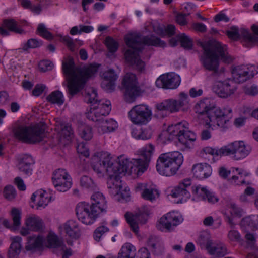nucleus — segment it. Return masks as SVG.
<instances>
[{
	"mask_svg": "<svg viewBox=\"0 0 258 258\" xmlns=\"http://www.w3.org/2000/svg\"><path fill=\"white\" fill-rule=\"evenodd\" d=\"M154 151V146L149 144L141 151L139 158L128 161L123 156L118 157V161L113 162L111 158L107 155L103 160L95 158L92 163V168L97 174L102 175L104 172L110 174L128 173L138 176L141 175L147 169L151 157Z\"/></svg>",
	"mask_w": 258,
	"mask_h": 258,
	"instance_id": "1",
	"label": "nucleus"
},
{
	"mask_svg": "<svg viewBox=\"0 0 258 258\" xmlns=\"http://www.w3.org/2000/svg\"><path fill=\"white\" fill-rule=\"evenodd\" d=\"M124 40L129 48L124 53L125 60L140 72L144 70L145 65L139 57L143 45L161 47L166 46V43L160 38L153 35L143 36L140 33L129 34L125 37Z\"/></svg>",
	"mask_w": 258,
	"mask_h": 258,
	"instance_id": "2",
	"label": "nucleus"
},
{
	"mask_svg": "<svg viewBox=\"0 0 258 258\" xmlns=\"http://www.w3.org/2000/svg\"><path fill=\"white\" fill-rule=\"evenodd\" d=\"M195 111L197 113L207 115L206 125L209 127L217 126L223 130L229 127L230 120L233 117L231 107L226 106L221 109L216 106L213 99L209 98L199 101L195 106Z\"/></svg>",
	"mask_w": 258,
	"mask_h": 258,
	"instance_id": "3",
	"label": "nucleus"
},
{
	"mask_svg": "<svg viewBox=\"0 0 258 258\" xmlns=\"http://www.w3.org/2000/svg\"><path fill=\"white\" fill-rule=\"evenodd\" d=\"M195 111L197 113L207 115L206 125L209 127L217 126L223 130L229 127L230 120L233 117L231 107L226 106L221 109L216 106L213 99L209 98L199 101L195 106Z\"/></svg>",
	"mask_w": 258,
	"mask_h": 258,
	"instance_id": "4",
	"label": "nucleus"
},
{
	"mask_svg": "<svg viewBox=\"0 0 258 258\" xmlns=\"http://www.w3.org/2000/svg\"><path fill=\"white\" fill-rule=\"evenodd\" d=\"M97 70L95 66L91 64L83 71L75 66L73 57H65L62 63V70L67 82L68 94L73 96L80 92L87 80L96 73Z\"/></svg>",
	"mask_w": 258,
	"mask_h": 258,
	"instance_id": "5",
	"label": "nucleus"
},
{
	"mask_svg": "<svg viewBox=\"0 0 258 258\" xmlns=\"http://www.w3.org/2000/svg\"><path fill=\"white\" fill-rule=\"evenodd\" d=\"M203 53L200 60L206 70L216 74L218 72L219 59L227 64L231 63L233 58L227 52V47L215 39L200 42Z\"/></svg>",
	"mask_w": 258,
	"mask_h": 258,
	"instance_id": "6",
	"label": "nucleus"
},
{
	"mask_svg": "<svg viewBox=\"0 0 258 258\" xmlns=\"http://www.w3.org/2000/svg\"><path fill=\"white\" fill-rule=\"evenodd\" d=\"M91 204L85 202L79 203L76 206V213L78 219L86 225L91 224L101 212L106 211L105 198L100 192L93 194L91 197Z\"/></svg>",
	"mask_w": 258,
	"mask_h": 258,
	"instance_id": "7",
	"label": "nucleus"
},
{
	"mask_svg": "<svg viewBox=\"0 0 258 258\" xmlns=\"http://www.w3.org/2000/svg\"><path fill=\"white\" fill-rule=\"evenodd\" d=\"M182 154L177 151L161 154L157 161L156 169L166 176L174 175L183 163Z\"/></svg>",
	"mask_w": 258,
	"mask_h": 258,
	"instance_id": "8",
	"label": "nucleus"
},
{
	"mask_svg": "<svg viewBox=\"0 0 258 258\" xmlns=\"http://www.w3.org/2000/svg\"><path fill=\"white\" fill-rule=\"evenodd\" d=\"M46 124L40 122L30 126L19 125L13 130L15 137L27 143H36L45 137Z\"/></svg>",
	"mask_w": 258,
	"mask_h": 258,
	"instance_id": "9",
	"label": "nucleus"
},
{
	"mask_svg": "<svg viewBox=\"0 0 258 258\" xmlns=\"http://www.w3.org/2000/svg\"><path fill=\"white\" fill-rule=\"evenodd\" d=\"M188 104L187 95L181 92L177 100L167 99L157 104L155 116L157 118H164L167 116V111L170 113L177 112L182 107L186 106Z\"/></svg>",
	"mask_w": 258,
	"mask_h": 258,
	"instance_id": "10",
	"label": "nucleus"
},
{
	"mask_svg": "<svg viewBox=\"0 0 258 258\" xmlns=\"http://www.w3.org/2000/svg\"><path fill=\"white\" fill-rule=\"evenodd\" d=\"M169 133L176 136L178 141L183 145H186L188 142L196 140V134L189 129V124L183 121L177 124L171 125L168 129Z\"/></svg>",
	"mask_w": 258,
	"mask_h": 258,
	"instance_id": "11",
	"label": "nucleus"
},
{
	"mask_svg": "<svg viewBox=\"0 0 258 258\" xmlns=\"http://www.w3.org/2000/svg\"><path fill=\"white\" fill-rule=\"evenodd\" d=\"M122 84L125 88V101L128 103L133 102L141 93L136 75L133 73L126 74Z\"/></svg>",
	"mask_w": 258,
	"mask_h": 258,
	"instance_id": "12",
	"label": "nucleus"
},
{
	"mask_svg": "<svg viewBox=\"0 0 258 258\" xmlns=\"http://www.w3.org/2000/svg\"><path fill=\"white\" fill-rule=\"evenodd\" d=\"M152 111L147 105H136L128 112L131 121L135 124L144 125L148 123L152 118Z\"/></svg>",
	"mask_w": 258,
	"mask_h": 258,
	"instance_id": "13",
	"label": "nucleus"
},
{
	"mask_svg": "<svg viewBox=\"0 0 258 258\" xmlns=\"http://www.w3.org/2000/svg\"><path fill=\"white\" fill-rule=\"evenodd\" d=\"M110 101L104 103L102 101L91 105L89 111L86 113V117L94 122H98L103 119V117L109 114L111 111Z\"/></svg>",
	"mask_w": 258,
	"mask_h": 258,
	"instance_id": "14",
	"label": "nucleus"
},
{
	"mask_svg": "<svg viewBox=\"0 0 258 258\" xmlns=\"http://www.w3.org/2000/svg\"><path fill=\"white\" fill-rule=\"evenodd\" d=\"M226 155H233L236 160L247 157L252 151V147L242 141H235L226 146Z\"/></svg>",
	"mask_w": 258,
	"mask_h": 258,
	"instance_id": "15",
	"label": "nucleus"
},
{
	"mask_svg": "<svg viewBox=\"0 0 258 258\" xmlns=\"http://www.w3.org/2000/svg\"><path fill=\"white\" fill-rule=\"evenodd\" d=\"M182 221L183 219L181 216L177 213L169 212L160 218L156 226L158 230L161 231L166 230L169 232L180 224Z\"/></svg>",
	"mask_w": 258,
	"mask_h": 258,
	"instance_id": "16",
	"label": "nucleus"
},
{
	"mask_svg": "<svg viewBox=\"0 0 258 258\" xmlns=\"http://www.w3.org/2000/svg\"><path fill=\"white\" fill-rule=\"evenodd\" d=\"M52 180L55 188L60 192L67 191L72 185L71 177L64 169L55 170Z\"/></svg>",
	"mask_w": 258,
	"mask_h": 258,
	"instance_id": "17",
	"label": "nucleus"
},
{
	"mask_svg": "<svg viewBox=\"0 0 258 258\" xmlns=\"http://www.w3.org/2000/svg\"><path fill=\"white\" fill-rule=\"evenodd\" d=\"M257 73V68L254 66H238L234 67L232 71L233 79L238 83L245 82L252 78Z\"/></svg>",
	"mask_w": 258,
	"mask_h": 258,
	"instance_id": "18",
	"label": "nucleus"
},
{
	"mask_svg": "<svg viewBox=\"0 0 258 258\" xmlns=\"http://www.w3.org/2000/svg\"><path fill=\"white\" fill-rule=\"evenodd\" d=\"M149 215L150 211L146 208L135 214L127 212L125 214V217L132 231L137 233L139 231L138 224L146 223Z\"/></svg>",
	"mask_w": 258,
	"mask_h": 258,
	"instance_id": "19",
	"label": "nucleus"
},
{
	"mask_svg": "<svg viewBox=\"0 0 258 258\" xmlns=\"http://www.w3.org/2000/svg\"><path fill=\"white\" fill-rule=\"evenodd\" d=\"M181 79L179 75L175 73H168L161 75L156 80L157 87L164 89H174L180 84Z\"/></svg>",
	"mask_w": 258,
	"mask_h": 258,
	"instance_id": "20",
	"label": "nucleus"
},
{
	"mask_svg": "<svg viewBox=\"0 0 258 258\" xmlns=\"http://www.w3.org/2000/svg\"><path fill=\"white\" fill-rule=\"evenodd\" d=\"M191 183L189 179H186L180 182L171 191L173 198H178L180 201H186L190 197L189 189Z\"/></svg>",
	"mask_w": 258,
	"mask_h": 258,
	"instance_id": "21",
	"label": "nucleus"
},
{
	"mask_svg": "<svg viewBox=\"0 0 258 258\" xmlns=\"http://www.w3.org/2000/svg\"><path fill=\"white\" fill-rule=\"evenodd\" d=\"M20 22L13 19L3 21V26L0 27V34L3 36L10 35V31L22 34L24 30L20 28Z\"/></svg>",
	"mask_w": 258,
	"mask_h": 258,
	"instance_id": "22",
	"label": "nucleus"
},
{
	"mask_svg": "<svg viewBox=\"0 0 258 258\" xmlns=\"http://www.w3.org/2000/svg\"><path fill=\"white\" fill-rule=\"evenodd\" d=\"M103 80L101 85L102 88L108 92L113 91L115 87V81L118 75L113 69H109L104 72L102 75Z\"/></svg>",
	"mask_w": 258,
	"mask_h": 258,
	"instance_id": "23",
	"label": "nucleus"
},
{
	"mask_svg": "<svg viewBox=\"0 0 258 258\" xmlns=\"http://www.w3.org/2000/svg\"><path fill=\"white\" fill-rule=\"evenodd\" d=\"M214 92L221 98H226L234 93V89L232 88L228 81L217 82L214 87Z\"/></svg>",
	"mask_w": 258,
	"mask_h": 258,
	"instance_id": "24",
	"label": "nucleus"
},
{
	"mask_svg": "<svg viewBox=\"0 0 258 258\" xmlns=\"http://www.w3.org/2000/svg\"><path fill=\"white\" fill-rule=\"evenodd\" d=\"M192 171L195 177L202 179L209 177L212 170L211 166L207 163H199L193 165Z\"/></svg>",
	"mask_w": 258,
	"mask_h": 258,
	"instance_id": "25",
	"label": "nucleus"
},
{
	"mask_svg": "<svg viewBox=\"0 0 258 258\" xmlns=\"http://www.w3.org/2000/svg\"><path fill=\"white\" fill-rule=\"evenodd\" d=\"M11 243L9 248L7 256L8 258H18L21 251L22 238L19 236H14L10 238Z\"/></svg>",
	"mask_w": 258,
	"mask_h": 258,
	"instance_id": "26",
	"label": "nucleus"
},
{
	"mask_svg": "<svg viewBox=\"0 0 258 258\" xmlns=\"http://www.w3.org/2000/svg\"><path fill=\"white\" fill-rule=\"evenodd\" d=\"M192 192L197 195L202 199L207 200L211 204H214L219 201V198L212 192L207 190L205 188L200 186L192 187Z\"/></svg>",
	"mask_w": 258,
	"mask_h": 258,
	"instance_id": "27",
	"label": "nucleus"
},
{
	"mask_svg": "<svg viewBox=\"0 0 258 258\" xmlns=\"http://www.w3.org/2000/svg\"><path fill=\"white\" fill-rule=\"evenodd\" d=\"M109 178L107 180V185L109 193L113 196L119 195L122 188V181L118 175L108 174Z\"/></svg>",
	"mask_w": 258,
	"mask_h": 258,
	"instance_id": "28",
	"label": "nucleus"
},
{
	"mask_svg": "<svg viewBox=\"0 0 258 258\" xmlns=\"http://www.w3.org/2000/svg\"><path fill=\"white\" fill-rule=\"evenodd\" d=\"M251 30L254 34L250 33L247 29H241L240 30L241 36L249 46L258 44V26L253 25Z\"/></svg>",
	"mask_w": 258,
	"mask_h": 258,
	"instance_id": "29",
	"label": "nucleus"
},
{
	"mask_svg": "<svg viewBox=\"0 0 258 258\" xmlns=\"http://www.w3.org/2000/svg\"><path fill=\"white\" fill-rule=\"evenodd\" d=\"M12 216L13 223L11 221L5 219L3 221V224L6 228L14 231L17 229L21 224V217L19 211L17 209H13L12 211Z\"/></svg>",
	"mask_w": 258,
	"mask_h": 258,
	"instance_id": "30",
	"label": "nucleus"
},
{
	"mask_svg": "<svg viewBox=\"0 0 258 258\" xmlns=\"http://www.w3.org/2000/svg\"><path fill=\"white\" fill-rule=\"evenodd\" d=\"M43 238L40 236H29L27 238L25 248L27 251L39 249L43 246Z\"/></svg>",
	"mask_w": 258,
	"mask_h": 258,
	"instance_id": "31",
	"label": "nucleus"
},
{
	"mask_svg": "<svg viewBox=\"0 0 258 258\" xmlns=\"http://www.w3.org/2000/svg\"><path fill=\"white\" fill-rule=\"evenodd\" d=\"M98 122V131L101 133L112 132L117 127V122L112 119H103Z\"/></svg>",
	"mask_w": 258,
	"mask_h": 258,
	"instance_id": "32",
	"label": "nucleus"
},
{
	"mask_svg": "<svg viewBox=\"0 0 258 258\" xmlns=\"http://www.w3.org/2000/svg\"><path fill=\"white\" fill-rule=\"evenodd\" d=\"M104 44L107 48L108 52L106 56L112 59L115 58L114 53L117 51L119 47L118 43L111 37H107L104 40Z\"/></svg>",
	"mask_w": 258,
	"mask_h": 258,
	"instance_id": "33",
	"label": "nucleus"
},
{
	"mask_svg": "<svg viewBox=\"0 0 258 258\" xmlns=\"http://www.w3.org/2000/svg\"><path fill=\"white\" fill-rule=\"evenodd\" d=\"M208 252L211 255L219 257H223L227 253V249L225 245L221 242H217L214 245H211Z\"/></svg>",
	"mask_w": 258,
	"mask_h": 258,
	"instance_id": "34",
	"label": "nucleus"
},
{
	"mask_svg": "<svg viewBox=\"0 0 258 258\" xmlns=\"http://www.w3.org/2000/svg\"><path fill=\"white\" fill-rule=\"evenodd\" d=\"M136 249L130 243H125L122 246L117 258H135Z\"/></svg>",
	"mask_w": 258,
	"mask_h": 258,
	"instance_id": "35",
	"label": "nucleus"
},
{
	"mask_svg": "<svg viewBox=\"0 0 258 258\" xmlns=\"http://www.w3.org/2000/svg\"><path fill=\"white\" fill-rule=\"evenodd\" d=\"M66 234L72 238H77L79 236V229L77 223L73 220L68 221L64 225Z\"/></svg>",
	"mask_w": 258,
	"mask_h": 258,
	"instance_id": "36",
	"label": "nucleus"
},
{
	"mask_svg": "<svg viewBox=\"0 0 258 258\" xmlns=\"http://www.w3.org/2000/svg\"><path fill=\"white\" fill-rule=\"evenodd\" d=\"M26 224L28 228L32 231H39L42 227V220L35 215L28 217L26 220Z\"/></svg>",
	"mask_w": 258,
	"mask_h": 258,
	"instance_id": "37",
	"label": "nucleus"
},
{
	"mask_svg": "<svg viewBox=\"0 0 258 258\" xmlns=\"http://www.w3.org/2000/svg\"><path fill=\"white\" fill-rule=\"evenodd\" d=\"M198 243L202 248H204L208 250L213 244L209 233L205 231L201 232L198 239Z\"/></svg>",
	"mask_w": 258,
	"mask_h": 258,
	"instance_id": "38",
	"label": "nucleus"
},
{
	"mask_svg": "<svg viewBox=\"0 0 258 258\" xmlns=\"http://www.w3.org/2000/svg\"><path fill=\"white\" fill-rule=\"evenodd\" d=\"M47 243L50 248H59L60 250H64L65 248L62 241L54 234L50 233L47 236Z\"/></svg>",
	"mask_w": 258,
	"mask_h": 258,
	"instance_id": "39",
	"label": "nucleus"
},
{
	"mask_svg": "<svg viewBox=\"0 0 258 258\" xmlns=\"http://www.w3.org/2000/svg\"><path fill=\"white\" fill-rule=\"evenodd\" d=\"M34 160L31 156L25 155L20 158L18 164V167L19 170H24L23 167L26 166L27 169H26L25 171L29 172L32 171L33 169L32 166L34 164Z\"/></svg>",
	"mask_w": 258,
	"mask_h": 258,
	"instance_id": "40",
	"label": "nucleus"
},
{
	"mask_svg": "<svg viewBox=\"0 0 258 258\" xmlns=\"http://www.w3.org/2000/svg\"><path fill=\"white\" fill-rule=\"evenodd\" d=\"M60 125V134L67 140H71L74 136V132L71 125L69 123L61 122Z\"/></svg>",
	"mask_w": 258,
	"mask_h": 258,
	"instance_id": "41",
	"label": "nucleus"
},
{
	"mask_svg": "<svg viewBox=\"0 0 258 258\" xmlns=\"http://www.w3.org/2000/svg\"><path fill=\"white\" fill-rule=\"evenodd\" d=\"M46 100L51 103L58 105L62 104L64 101L63 95L59 91L52 92L47 97Z\"/></svg>",
	"mask_w": 258,
	"mask_h": 258,
	"instance_id": "42",
	"label": "nucleus"
},
{
	"mask_svg": "<svg viewBox=\"0 0 258 258\" xmlns=\"http://www.w3.org/2000/svg\"><path fill=\"white\" fill-rule=\"evenodd\" d=\"M79 135L85 140H90L92 138V128L88 125L81 124L78 127Z\"/></svg>",
	"mask_w": 258,
	"mask_h": 258,
	"instance_id": "43",
	"label": "nucleus"
},
{
	"mask_svg": "<svg viewBox=\"0 0 258 258\" xmlns=\"http://www.w3.org/2000/svg\"><path fill=\"white\" fill-rule=\"evenodd\" d=\"M148 244L152 248L153 252L157 254L161 253L163 251V247L155 237H150Z\"/></svg>",
	"mask_w": 258,
	"mask_h": 258,
	"instance_id": "44",
	"label": "nucleus"
},
{
	"mask_svg": "<svg viewBox=\"0 0 258 258\" xmlns=\"http://www.w3.org/2000/svg\"><path fill=\"white\" fill-rule=\"evenodd\" d=\"M159 194L157 189L153 188H145L142 193V197L143 199L153 201L159 197Z\"/></svg>",
	"mask_w": 258,
	"mask_h": 258,
	"instance_id": "45",
	"label": "nucleus"
},
{
	"mask_svg": "<svg viewBox=\"0 0 258 258\" xmlns=\"http://www.w3.org/2000/svg\"><path fill=\"white\" fill-rule=\"evenodd\" d=\"M232 173H237L238 175H232L231 178L229 179V181L233 183H236V181L240 178L241 184H244L245 183V181L243 177V176L245 177L247 175L246 172L238 168H233Z\"/></svg>",
	"mask_w": 258,
	"mask_h": 258,
	"instance_id": "46",
	"label": "nucleus"
},
{
	"mask_svg": "<svg viewBox=\"0 0 258 258\" xmlns=\"http://www.w3.org/2000/svg\"><path fill=\"white\" fill-rule=\"evenodd\" d=\"M37 33L40 36L47 40H51L53 38L52 33L48 31L45 25L42 23L38 25L37 29Z\"/></svg>",
	"mask_w": 258,
	"mask_h": 258,
	"instance_id": "47",
	"label": "nucleus"
},
{
	"mask_svg": "<svg viewBox=\"0 0 258 258\" xmlns=\"http://www.w3.org/2000/svg\"><path fill=\"white\" fill-rule=\"evenodd\" d=\"M37 201V205L38 207L45 208L49 202L50 199L48 198V195L45 191H39Z\"/></svg>",
	"mask_w": 258,
	"mask_h": 258,
	"instance_id": "48",
	"label": "nucleus"
},
{
	"mask_svg": "<svg viewBox=\"0 0 258 258\" xmlns=\"http://www.w3.org/2000/svg\"><path fill=\"white\" fill-rule=\"evenodd\" d=\"M178 40H179L181 46L187 49L192 48V41L184 33H182L177 35Z\"/></svg>",
	"mask_w": 258,
	"mask_h": 258,
	"instance_id": "49",
	"label": "nucleus"
},
{
	"mask_svg": "<svg viewBox=\"0 0 258 258\" xmlns=\"http://www.w3.org/2000/svg\"><path fill=\"white\" fill-rule=\"evenodd\" d=\"M203 151L206 154H209L212 155H219L221 156L226 155V146L223 147L220 149H216L210 147H206L203 149Z\"/></svg>",
	"mask_w": 258,
	"mask_h": 258,
	"instance_id": "50",
	"label": "nucleus"
},
{
	"mask_svg": "<svg viewBox=\"0 0 258 258\" xmlns=\"http://www.w3.org/2000/svg\"><path fill=\"white\" fill-rule=\"evenodd\" d=\"M80 184L81 186L94 190L96 185L92 179L87 176H83L80 179Z\"/></svg>",
	"mask_w": 258,
	"mask_h": 258,
	"instance_id": "51",
	"label": "nucleus"
},
{
	"mask_svg": "<svg viewBox=\"0 0 258 258\" xmlns=\"http://www.w3.org/2000/svg\"><path fill=\"white\" fill-rule=\"evenodd\" d=\"M42 45V42L41 41H38V40L34 38L29 39L27 43L24 44L22 49L24 51H27L28 48H36L41 46Z\"/></svg>",
	"mask_w": 258,
	"mask_h": 258,
	"instance_id": "52",
	"label": "nucleus"
},
{
	"mask_svg": "<svg viewBox=\"0 0 258 258\" xmlns=\"http://www.w3.org/2000/svg\"><path fill=\"white\" fill-rule=\"evenodd\" d=\"M97 97V91L95 89H91L90 91H88L85 96V101L92 105L95 102H98L99 101L96 98Z\"/></svg>",
	"mask_w": 258,
	"mask_h": 258,
	"instance_id": "53",
	"label": "nucleus"
},
{
	"mask_svg": "<svg viewBox=\"0 0 258 258\" xmlns=\"http://www.w3.org/2000/svg\"><path fill=\"white\" fill-rule=\"evenodd\" d=\"M226 34L230 39L233 40H238L241 35V34H240L239 33L238 27L236 26L231 27L229 30L226 31Z\"/></svg>",
	"mask_w": 258,
	"mask_h": 258,
	"instance_id": "54",
	"label": "nucleus"
},
{
	"mask_svg": "<svg viewBox=\"0 0 258 258\" xmlns=\"http://www.w3.org/2000/svg\"><path fill=\"white\" fill-rule=\"evenodd\" d=\"M159 30H160V32H158V33L162 36H164L167 34L169 36H172L175 34V27L174 25L170 24L165 27L164 29L160 28Z\"/></svg>",
	"mask_w": 258,
	"mask_h": 258,
	"instance_id": "55",
	"label": "nucleus"
},
{
	"mask_svg": "<svg viewBox=\"0 0 258 258\" xmlns=\"http://www.w3.org/2000/svg\"><path fill=\"white\" fill-rule=\"evenodd\" d=\"M16 195L15 189L12 186L5 187L4 190V196L8 200H12Z\"/></svg>",
	"mask_w": 258,
	"mask_h": 258,
	"instance_id": "56",
	"label": "nucleus"
},
{
	"mask_svg": "<svg viewBox=\"0 0 258 258\" xmlns=\"http://www.w3.org/2000/svg\"><path fill=\"white\" fill-rule=\"evenodd\" d=\"M77 150L79 154L83 155L85 157L89 156V150L84 142L79 143L77 146Z\"/></svg>",
	"mask_w": 258,
	"mask_h": 258,
	"instance_id": "57",
	"label": "nucleus"
},
{
	"mask_svg": "<svg viewBox=\"0 0 258 258\" xmlns=\"http://www.w3.org/2000/svg\"><path fill=\"white\" fill-rule=\"evenodd\" d=\"M107 227L102 226L98 227L94 232V237L95 240L99 241L101 236L106 232L108 231Z\"/></svg>",
	"mask_w": 258,
	"mask_h": 258,
	"instance_id": "58",
	"label": "nucleus"
},
{
	"mask_svg": "<svg viewBox=\"0 0 258 258\" xmlns=\"http://www.w3.org/2000/svg\"><path fill=\"white\" fill-rule=\"evenodd\" d=\"M245 238L247 241L248 245L252 248L254 250H258V247L255 245V238L253 234L251 233H247L245 235Z\"/></svg>",
	"mask_w": 258,
	"mask_h": 258,
	"instance_id": "59",
	"label": "nucleus"
},
{
	"mask_svg": "<svg viewBox=\"0 0 258 258\" xmlns=\"http://www.w3.org/2000/svg\"><path fill=\"white\" fill-rule=\"evenodd\" d=\"M229 208L230 209V212L231 215L238 217L242 216V210L238 207L235 203H231L229 205Z\"/></svg>",
	"mask_w": 258,
	"mask_h": 258,
	"instance_id": "60",
	"label": "nucleus"
},
{
	"mask_svg": "<svg viewBox=\"0 0 258 258\" xmlns=\"http://www.w3.org/2000/svg\"><path fill=\"white\" fill-rule=\"evenodd\" d=\"M152 131L150 127H145L141 128L140 139L147 140L150 139L152 136Z\"/></svg>",
	"mask_w": 258,
	"mask_h": 258,
	"instance_id": "61",
	"label": "nucleus"
},
{
	"mask_svg": "<svg viewBox=\"0 0 258 258\" xmlns=\"http://www.w3.org/2000/svg\"><path fill=\"white\" fill-rule=\"evenodd\" d=\"M228 237L229 240L231 241H239L241 239V236L239 232L234 230L229 231Z\"/></svg>",
	"mask_w": 258,
	"mask_h": 258,
	"instance_id": "62",
	"label": "nucleus"
},
{
	"mask_svg": "<svg viewBox=\"0 0 258 258\" xmlns=\"http://www.w3.org/2000/svg\"><path fill=\"white\" fill-rule=\"evenodd\" d=\"M62 41L66 44L68 48L71 51L75 50V44L73 40L68 36H66L62 38Z\"/></svg>",
	"mask_w": 258,
	"mask_h": 258,
	"instance_id": "63",
	"label": "nucleus"
},
{
	"mask_svg": "<svg viewBox=\"0 0 258 258\" xmlns=\"http://www.w3.org/2000/svg\"><path fill=\"white\" fill-rule=\"evenodd\" d=\"M189 14L178 13L176 15V21L181 26L185 25L187 23L186 17Z\"/></svg>",
	"mask_w": 258,
	"mask_h": 258,
	"instance_id": "64",
	"label": "nucleus"
}]
</instances>
